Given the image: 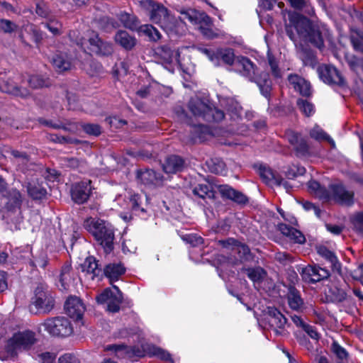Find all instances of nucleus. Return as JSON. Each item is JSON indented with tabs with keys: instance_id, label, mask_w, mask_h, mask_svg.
<instances>
[{
	"instance_id": "obj_1",
	"label": "nucleus",
	"mask_w": 363,
	"mask_h": 363,
	"mask_svg": "<svg viewBox=\"0 0 363 363\" xmlns=\"http://www.w3.org/2000/svg\"><path fill=\"white\" fill-rule=\"evenodd\" d=\"M23 197L16 188L7 189L1 196L0 210L11 230H20L23 222L21 206Z\"/></svg>"
},
{
	"instance_id": "obj_2",
	"label": "nucleus",
	"mask_w": 363,
	"mask_h": 363,
	"mask_svg": "<svg viewBox=\"0 0 363 363\" xmlns=\"http://www.w3.org/2000/svg\"><path fill=\"white\" fill-rule=\"evenodd\" d=\"M83 226L93 235L106 254L113 251L115 235L110 223L100 218L89 217L84 221Z\"/></svg>"
},
{
	"instance_id": "obj_3",
	"label": "nucleus",
	"mask_w": 363,
	"mask_h": 363,
	"mask_svg": "<svg viewBox=\"0 0 363 363\" xmlns=\"http://www.w3.org/2000/svg\"><path fill=\"white\" fill-rule=\"evenodd\" d=\"M290 22L294 23L296 31L305 41L310 43L319 50H322L325 47L322 31L307 17L303 15L291 16Z\"/></svg>"
},
{
	"instance_id": "obj_4",
	"label": "nucleus",
	"mask_w": 363,
	"mask_h": 363,
	"mask_svg": "<svg viewBox=\"0 0 363 363\" xmlns=\"http://www.w3.org/2000/svg\"><path fill=\"white\" fill-rule=\"evenodd\" d=\"M189 111L198 118L208 123H219L224 119V112L213 106L208 100L191 98L188 104Z\"/></svg>"
},
{
	"instance_id": "obj_5",
	"label": "nucleus",
	"mask_w": 363,
	"mask_h": 363,
	"mask_svg": "<svg viewBox=\"0 0 363 363\" xmlns=\"http://www.w3.org/2000/svg\"><path fill=\"white\" fill-rule=\"evenodd\" d=\"M41 326L50 335L54 337H65L73 333L71 322L64 316L48 318L41 324Z\"/></svg>"
},
{
	"instance_id": "obj_6",
	"label": "nucleus",
	"mask_w": 363,
	"mask_h": 363,
	"mask_svg": "<svg viewBox=\"0 0 363 363\" xmlns=\"http://www.w3.org/2000/svg\"><path fill=\"white\" fill-rule=\"evenodd\" d=\"M35 334L30 330H25L15 333L5 346L6 353L14 357L17 355L18 349H28L35 342Z\"/></svg>"
},
{
	"instance_id": "obj_7",
	"label": "nucleus",
	"mask_w": 363,
	"mask_h": 363,
	"mask_svg": "<svg viewBox=\"0 0 363 363\" xmlns=\"http://www.w3.org/2000/svg\"><path fill=\"white\" fill-rule=\"evenodd\" d=\"M31 303L37 309L36 313H49L55 306V299L48 287L39 284L35 289Z\"/></svg>"
},
{
	"instance_id": "obj_8",
	"label": "nucleus",
	"mask_w": 363,
	"mask_h": 363,
	"mask_svg": "<svg viewBox=\"0 0 363 363\" xmlns=\"http://www.w3.org/2000/svg\"><path fill=\"white\" fill-rule=\"evenodd\" d=\"M328 194V199L325 200L326 201L333 200L346 206H352L354 203V192L347 190L341 182L329 184Z\"/></svg>"
},
{
	"instance_id": "obj_9",
	"label": "nucleus",
	"mask_w": 363,
	"mask_h": 363,
	"mask_svg": "<svg viewBox=\"0 0 363 363\" xmlns=\"http://www.w3.org/2000/svg\"><path fill=\"white\" fill-rule=\"evenodd\" d=\"M318 73L321 81L330 86H337L343 88L346 85L345 79L340 71L332 65H319Z\"/></svg>"
},
{
	"instance_id": "obj_10",
	"label": "nucleus",
	"mask_w": 363,
	"mask_h": 363,
	"mask_svg": "<svg viewBox=\"0 0 363 363\" xmlns=\"http://www.w3.org/2000/svg\"><path fill=\"white\" fill-rule=\"evenodd\" d=\"M140 5L148 13L150 20L153 23L162 27V24L168 18L169 11L162 4L153 0H142Z\"/></svg>"
},
{
	"instance_id": "obj_11",
	"label": "nucleus",
	"mask_w": 363,
	"mask_h": 363,
	"mask_svg": "<svg viewBox=\"0 0 363 363\" xmlns=\"http://www.w3.org/2000/svg\"><path fill=\"white\" fill-rule=\"evenodd\" d=\"M88 43L87 50L89 53L92 52L100 57H108L113 52V44L99 38L98 33H94L89 37Z\"/></svg>"
},
{
	"instance_id": "obj_12",
	"label": "nucleus",
	"mask_w": 363,
	"mask_h": 363,
	"mask_svg": "<svg viewBox=\"0 0 363 363\" xmlns=\"http://www.w3.org/2000/svg\"><path fill=\"white\" fill-rule=\"evenodd\" d=\"M91 182L84 180L72 184L70 193L72 201L77 204L86 203L91 194Z\"/></svg>"
},
{
	"instance_id": "obj_13",
	"label": "nucleus",
	"mask_w": 363,
	"mask_h": 363,
	"mask_svg": "<svg viewBox=\"0 0 363 363\" xmlns=\"http://www.w3.org/2000/svg\"><path fill=\"white\" fill-rule=\"evenodd\" d=\"M300 274L302 279L308 283H316L327 279L330 275L328 269L317 265H308L303 267Z\"/></svg>"
},
{
	"instance_id": "obj_14",
	"label": "nucleus",
	"mask_w": 363,
	"mask_h": 363,
	"mask_svg": "<svg viewBox=\"0 0 363 363\" xmlns=\"http://www.w3.org/2000/svg\"><path fill=\"white\" fill-rule=\"evenodd\" d=\"M217 189L223 199L230 200L240 206H245L249 203V198L245 194L228 184L218 185Z\"/></svg>"
},
{
	"instance_id": "obj_15",
	"label": "nucleus",
	"mask_w": 363,
	"mask_h": 363,
	"mask_svg": "<svg viewBox=\"0 0 363 363\" xmlns=\"http://www.w3.org/2000/svg\"><path fill=\"white\" fill-rule=\"evenodd\" d=\"M138 182L145 186H160L162 184L164 177L160 172L151 169H140L135 174Z\"/></svg>"
},
{
	"instance_id": "obj_16",
	"label": "nucleus",
	"mask_w": 363,
	"mask_h": 363,
	"mask_svg": "<svg viewBox=\"0 0 363 363\" xmlns=\"http://www.w3.org/2000/svg\"><path fill=\"white\" fill-rule=\"evenodd\" d=\"M289 143L293 145L296 155L298 157H305L309 154V147L306 140L296 132L289 130L286 133Z\"/></svg>"
},
{
	"instance_id": "obj_17",
	"label": "nucleus",
	"mask_w": 363,
	"mask_h": 363,
	"mask_svg": "<svg viewBox=\"0 0 363 363\" xmlns=\"http://www.w3.org/2000/svg\"><path fill=\"white\" fill-rule=\"evenodd\" d=\"M235 61V51L231 48H218L212 60L216 67L221 65L233 66Z\"/></svg>"
},
{
	"instance_id": "obj_18",
	"label": "nucleus",
	"mask_w": 363,
	"mask_h": 363,
	"mask_svg": "<svg viewBox=\"0 0 363 363\" xmlns=\"http://www.w3.org/2000/svg\"><path fill=\"white\" fill-rule=\"evenodd\" d=\"M65 310L67 315L79 320L82 318L85 307L79 298L70 296L65 303Z\"/></svg>"
},
{
	"instance_id": "obj_19",
	"label": "nucleus",
	"mask_w": 363,
	"mask_h": 363,
	"mask_svg": "<svg viewBox=\"0 0 363 363\" xmlns=\"http://www.w3.org/2000/svg\"><path fill=\"white\" fill-rule=\"evenodd\" d=\"M185 165V160L179 155L167 156L162 164V169L166 174H177L182 172Z\"/></svg>"
},
{
	"instance_id": "obj_20",
	"label": "nucleus",
	"mask_w": 363,
	"mask_h": 363,
	"mask_svg": "<svg viewBox=\"0 0 363 363\" xmlns=\"http://www.w3.org/2000/svg\"><path fill=\"white\" fill-rule=\"evenodd\" d=\"M50 62L57 73H63L71 69L72 62L69 56L62 52H55L50 60Z\"/></svg>"
},
{
	"instance_id": "obj_21",
	"label": "nucleus",
	"mask_w": 363,
	"mask_h": 363,
	"mask_svg": "<svg viewBox=\"0 0 363 363\" xmlns=\"http://www.w3.org/2000/svg\"><path fill=\"white\" fill-rule=\"evenodd\" d=\"M298 54L299 59L304 66L315 68L318 65V60L316 52L308 45H301Z\"/></svg>"
},
{
	"instance_id": "obj_22",
	"label": "nucleus",
	"mask_w": 363,
	"mask_h": 363,
	"mask_svg": "<svg viewBox=\"0 0 363 363\" xmlns=\"http://www.w3.org/2000/svg\"><path fill=\"white\" fill-rule=\"evenodd\" d=\"M277 229L284 236L287 237L290 240L297 244H303L306 242L304 235L298 230L285 223H279Z\"/></svg>"
},
{
	"instance_id": "obj_23",
	"label": "nucleus",
	"mask_w": 363,
	"mask_h": 363,
	"mask_svg": "<svg viewBox=\"0 0 363 363\" xmlns=\"http://www.w3.org/2000/svg\"><path fill=\"white\" fill-rule=\"evenodd\" d=\"M277 229L284 236L287 237L290 240L297 244H303L306 242L304 235L298 230L285 223H279Z\"/></svg>"
},
{
	"instance_id": "obj_24",
	"label": "nucleus",
	"mask_w": 363,
	"mask_h": 363,
	"mask_svg": "<svg viewBox=\"0 0 363 363\" xmlns=\"http://www.w3.org/2000/svg\"><path fill=\"white\" fill-rule=\"evenodd\" d=\"M28 196L33 200H43L47 199V189L43 183L38 181L32 180L26 185Z\"/></svg>"
},
{
	"instance_id": "obj_25",
	"label": "nucleus",
	"mask_w": 363,
	"mask_h": 363,
	"mask_svg": "<svg viewBox=\"0 0 363 363\" xmlns=\"http://www.w3.org/2000/svg\"><path fill=\"white\" fill-rule=\"evenodd\" d=\"M114 40L126 51L132 50L137 44L135 37L123 30H119L116 32L114 36Z\"/></svg>"
},
{
	"instance_id": "obj_26",
	"label": "nucleus",
	"mask_w": 363,
	"mask_h": 363,
	"mask_svg": "<svg viewBox=\"0 0 363 363\" xmlns=\"http://www.w3.org/2000/svg\"><path fill=\"white\" fill-rule=\"evenodd\" d=\"M288 86L294 91H311V82L302 76L292 73L287 77Z\"/></svg>"
},
{
	"instance_id": "obj_27",
	"label": "nucleus",
	"mask_w": 363,
	"mask_h": 363,
	"mask_svg": "<svg viewBox=\"0 0 363 363\" xmlns=\"http://www.w3.org/2000/svg\"><path fill=\"white\" fill-rule=\"evenodd\" d=\"M94 22L99 29L106 33H111L121 26L117 19L106 15L95 18Z\"/></svg>"
},
{
	"instance_id": "obj_28",
	"label": "nucleus",
	"mask_w": 363,
	"mask_h": 363,
	"mask_svg": "<svg viewBox=\"0 0 363 363\" xmlns=\"http://www.w3.org/2000/svg\"><path fill=\"white\" fill-rule=\"evenodd\" d=\"M118 20L123 26L130 30H137L140 28V21L139 18L133 13L126 11H120L117 14Z\"/></svg>"
},
{
	"instance_id": "obj_29",
	"label": "nucleus",
	"mask_w": 363,
	"mask_h": 363,
	"mask_svg": "<svg viewBox=\"0 0 363 363\" xmlns=\"http://www.w3.org/2000/svg\"><path fill=\"white\" fill-rule=\"evenodd\" d=\"M287 301L289 307L294 311H301L304 308V301L300 291L294 286H289L287 293Z\"/></svg>"
},
{
	"instance_id": "obj_30",
	"label": "nucleus",
	"mask_w": 363,
	"mask_h": 363,
	"mask_svg": "<svg viewBox=\"0 0 363 363\" xmlns=\"http://www.w3.org/2000/svg\"><path fill=\"white\" fill-rule=\"evenodd\" d=\"M258 171L261 178L268 184H274L280 186L283 182V178L268 167L261 164Z\"/></svg>"
},
{
	"instance_id": "obj_31",
	"label": "nucleus",
	"mask_w": 363,
	"mask_h": 363,
	"mask_svg": "<svg viewBox=\"0 0 363 363\" xmlns=\"http://www.w3.org/2000/svg\"><path fill=\"white\" fill-rule=\"evenodd\" d=\"M79 267L82 272L91 274L92 279L102 275V269L99 268L98 261L93 256L87 257Z\"/></svg>"
},
{
	"instance_id": "obj_32",
	"label": "nucleus",
	"mask_w": 363,
	"mask_h": 363,
	"mask_svg": "<svg viewBox=\"0 0 363 363\" xmlns=\"http://www.w3.org/2000/svg\"><path fill=\"white\" fill-rule=\"evenodd\" d=\"M125 272V268L121 263H110L105 266L103 273L109 279L111 283L116 281Z\"/></svg>"
},
{
	"instance_id": "obj_33",
	"label": "nucleus",
	"mask_w": 363,
	"mask_h": 363,
	"mask_svg": "<svg viewBox=\"0 0 363 363\" xmlns=\"http://www.w3.org/2000/svg\"><path fill=\"white\" fill-rule=\"evenodd\" d=\"M28 82L29 86L33 89L50 88L52 84L50 77L43 74L30 75Z\"/></svg>"
},
{
	"instance_id": "obj_34",
	"label": "nucleus",
	"mask_w": 363,
	"mask_h": 363,
	"mask_svg": "<svg viewBox=\"0 0 363 363\" xmlns=\"http://www.w3.org/2000/svg\"><path fill=\"white\" fill-rule=\"evenodd\" d=\"M317 252L320 256L325 258L331 264V267L333 271L340 272L341 263L339 262L337 257L333 252L328 250L325 246L322 245L317 248Z\"/></svg>"
},
{
	"instance_id": "obj_35",
	"label": "nucleus",
	"mask_w": 363,
	"mask_h": 363,
	"mask_svg": "<svg viewBox=\"0 0 363 363\" xmlns=\"http://www.w3.org/2000/svg\"><path fill=\"white\" fill-rule=\"evenodd\" d=\"M268 315L269 316V323L272 326L279 329H284L287 323V319L277 308L269 307Z\"/></svg>"
},
{
	"instance_id": "obj_36",
	"label": "nucleus",
	"mask_w": 363,
	"mask_h": 363,
	"mask_svg": "<svg viewBox=\"0 0 363 363\" xmlns=\"http://www.w3.org/2000/svg\"><path fill=\"white\" fill-rule=\"evenodd\" d=\"M242 271L245 272L247 277L254 283H262L267 275V272L261 267H243Z\"/></svg>"
},
{
	"instance_id": "obj_37",
	"label": "nucleus",
	"mask_w": 363,
	"mask_h": 363,
	"mask_svg": "<svg viewBox=\"0 0 363 363\" xmlns=\"http://www.w3.org/2000/svg\"><path fill=\"white\" fill-rule=\"evenodd\" d=\"M115 290L113 297L107 303V310L111 313L118 312L120 310V304L123 301V294L117 286L113 285Z\"/></svg>"
},
{
	"instance_id": "obj_38",
	"label": "nucleus",
	"mask_w": 363,
	"mask_h": 363,
	"mask_svg": "<svg viewBox=\"0 0 363 363\" xmlns=\"http://www.w3.org/2000/svg\"><path fill=\"white\" fill-rule=\"evenodd\" d=\"M235 253H237L241 262H252L254 260V255L251 252L249 247L240 243L237 244L235 247L232 248Z\"/></svg>"
},
{
	"instance_id": "obj_39",
	"label": "nucleus",
	"mask_w": 363,
	"mask_h": 363,
	"mask_svg": "<svg viewBox=\"0 0 363 363\" xmlns=\"http://www.w3.org/2000/svg\"><path fill=\"white\" fill-rule=\"evenodd\" d=\"M144 350L149 354L156 356L162 360L169 361L172 363L174 362L170 353L160 347L154 345H147L146 347L144 348Z\"/></svg>"
},
{
	"instance_id": "obj_40",
	"label": "nucleus",
	"mask_w": 363,
	"mask_h": 363,
	"mask_svg": "<svg viewBox=\"0 0 363 363\" xmlns=\"http://www.w3.org/2000/svg\"><path fill=\"white\" fill-rule=\"evenodd\" d=\"M191 138L196 143H202L206 140L207 136L210 134L209 128L205 125H194L191 130Z\"/></svg>"
},
{
	"instance_id": "obj_41",
	"label": "nucleus",
	"mask_w": 363,
	"mask_h": 363,
	"mask_svg": "<svg viewBox=\"0 0 363 363\" xmlns=\"http://www.w3.org/2000/svg\"><path fill=\"white\" fill-rule=\"evenodd\" d=\"M206 164L211 173L216 174H224L225 173V164L219 157L207 160Z\"/></svg>"
},
{
	"instance_id": "obj_42",
	"label": "nucleus",
	"mask_w": 363,
	"mask_h": 363,
	"mask_svg": "<svg viewBox=\"0 0 363 363\" xmlns=\"http://www.w3.org/2000/svg\"><path fill=\"white\" fill-rule=\"evenodd\" d=\"M192 192L194 196L204 201L206 199H213L214 198V191L212 190V187L208 184H198L193 189Z\"/></svg>"
},
{
	"instance_id": "obj_43",
	"label": "nucleus",
	"mask_w": 363,
	"mask_h": 363,
	"mask_svg": "<svg viewBox=\"0 0 363 363\" xmlns=\"http://www.w3.org/2000/svg\"><path fill=\"white\" fill-rule=\"evenodd\" d=\"M308 187L309 190L314 193L320 199L325 201L328 199V189L322 186L318 182L315 180L309 181L308 182Z\"/></svg>"
},
{
	"instance_id": "obj_44",
	"label": "nucleus",
	"mask_w": 363,
	"mask_h": 363,
	"mask_svg": "<svg viewBox=\"0 0 363 363\" xmlns=\"http://www.w3.org/2000/svg\"><path fill=\"white\" fill-rule=\"evenodd\" d=\"M228 111L232 113L234 116L240 117L242 113V108L240 104L233 98L224 99L220 101Z\"/></svg>"
},
{
	"instance_id": "obj_45",
	"label": "nucleus",
	"mask_w": 363,
	"mask_h": 363,
	"mask_svg": "<svg viewBox=\"0 0 363 363\" xmlns=\"http://www.w3.org/2000/svg\"><path fill=\"white\" fill-rule=\"evenodd\" d=\"M260 91H272V82L268 72H262L256 77Z\"/></svg>"
},
{
	"instance_id": "obj_46",
	"label": "nucleus",
	"mask_w": 363,
	"mask_h": 363,
	"mask_svg": "<svg viewBox=\"0 0 363 363\" xmlns=\"http://www.w3.org/2000/svg\"><path fill=\"white\" fill-rule=\"evenodd\" d=\"M68 37L71 41L74 43L80 49L86 52L88 39L80 35L78 30H70L68 33Z\"/></svg>"
},
{
	"instance_id": "obj_47",
	"label": "nucleus",
	"mask_w": 363,
	"mask_h": 363,
	"mask_svg": "<svg viewBox=\"0 0 363 363\" xmlns=\"http://www.w3.org/2000/svg\"><path fill=\"white\" fill-rule=\"evenodd\" d=\"M68 37L71 41L74 43L80 49L86 52L88 39L80 35L78 30H70L68 33Z\"/></svg>"
},
{
	"instance_id": "obj_48",
	"label": "nucleus",
	"mask_w": 363,
	"mask_h": 363,
	"mask_svg": "<svg viewBox=\"0 0 363 363\" xmlns=\"http://www.w3.org/2000/svg\"><path fill=\"white\" fill-rule=\"evenodd\" d=\"M42 25L54 35H60L62 33V24L55 18H50L47 22L42 23Z\"/></svg>"
},
{
	"instance_id": "obj_49",
	"label": "nucleus",
	"mask_w": 363,
	"mask_h": 363,
	"mask_svg": "<svg viewBox=\"0 0 363 363\" xmlns=\"http://www.w3.org/2000/svg\"><path fill=\"white\" fill-rule=\"evenodd\" d=\"M350 40L354 49L363 53V31L354 30L350 35Z\"/></svg>"
},
{
	"instance_id": "obj_50",
	"label": "nucleus",
	"mask_w": 363,
	"mask_h": 363,
	"mask_svg": "<svg viewBox=\"0 0 363 363\" xmlns=\"http://www.w3.org/2000/svg\"><path fill=\"white\" fill-rule=\"evenodd\" d=\"M350 68L357 74H363V57L355 55L351 56L347 60Z\"/></svg>"
},
{
	"instance_id": "obj_51",
	"label": "nucleus",
	"mask_w": 363,
	"mask_h": 363,
	"mask_svg": "<svg viewBox=\"0 0 363 363\" xmlns=\"http://www.w3.org/2000/svg\"><path fill=\"white\" fill-rule=\"evenodd\" d=\"M18 26L11 20L0 19V30L6 34H11L17 30Z\"/></svg>"
},
{
	"instance_id": "obj_52",
	"label": "nucleus",
	"mask_w": 363,
	"mask_h": 363,
	"mask_svg": "<svg viewBox=\"0 0 363 363\" xmlns=\"http://www.w3.org/2000/svg\"><path fill=\"white\" fill-rule=\"evenodd\" d=\"M297 106L300 111L306 116H311L314 113L313 104L307 100L299 99L297 100Z\"/></svg>"
},
{
	"instance_id": "obj_53",
	"label": "nucleus",
	"mask_w": 363,
	"mask_h": 363,
	"mask_svg": "<svg viewBox=\"0 0 363 363\" xmlns=\"http://www.w3.org/2000/svg\"><path fill=\"white\" fill-rule=\"evenodd\" d=\"M38 121L40 124L50 127L53 129H62L65 131H70L69 128H68L66 124L63 123L62 122L57 121H53L52 120H46L43 118H40L38 119Z\"/></svg>"
},
{
	"instance_id": "obj_54",
	"label": "nucleus",
	"mask_w": 363,
	"mask_h": 363,
	"mask_svg": "<svg viewBox=\"0 0 363 363\" xmlns=\"http://www.w3.org/2000/svg\"><path fill=\"white\" fill-rule=\"evenodd\" d=\"M352 223L355 232L363 235V211L358 212L353 216Z\"/></svg>"
},
{
	"instance_id": "obj_55",
	"label": "nucleus",
	"mask_w": 363,
	"mask_h": 363,
	"mask_svg": "<svg viewBox=\"0 0 363 363\" xmlns=\"http://www.w3.org/2000/svg\"><path fill=\"white\" fill-rule=\"evenodd\" d=\"M305 167L299 165L291 166L285 172L288 179H293L298 176H302L305 174Z\"/></svg>"
},
{
	"instance_id": "obj_56",
	"label": "nucleus",
	"mask_w": 363,
	"mask_h": 363,
	"mask_svg": "<svg viewBox=\"0 0 363 363\" xmlns=\"http://www.w3.org/2000/svg\"><path fill=\"white\" fill-rule=\"evenodd\" d=\"M48 260L47 255L41 252L38 256L33 257V259L30 262V264L33 267H41L45 269L48 265Z\"/></svg>"
},
{
	"instance_id": "obj_57",
	"label": "nucleus",
	"mask_w": 363,
	"mask_h": 363,
	"mask_svg": "<svg viewBox=\"0 0 363 363\" xmlns=\"http://www.w3.org/2000/svg\"><path fill=\"white\" fill-rule=\"evenodd\" d=\"M143 32L150 38V40L155 42L159 40L162 37L159 30L152 25H145Z\"/></svg>"
},
{
	"instance_id": "obj_58",
	"label": "nucleus",
	"mask_w": 363,
	"mask_h": 363,
	"mask_svg": "<svg viewBox=\"0 0 363 363\" xmlns=\"http://www.w3.org/2000/svg\"><path fill=\"white\" fill-rule=\"evenodd\" d=\"M35 13L38 16L47 18L50 14V10L44 1H40L35 4Z\"/></svg>"
},
{
	"instance_id": "obj_59",
	"label": "nucleus",
	"mask_w": 363,
	"mask_h": 363,
	"mask_svg": "<svg viewBox=\"0 0 363 363\" xmlns=\"http://www.w3.org/2000/svg\"><path fill=\"white\" fill-rule=\"evenodd\" d=\"M237 62L240 65L242 66L243 70L247 73H250L255 66V64L247 57L245 56H238L237 57Z\"/></svg>"
},
{
	"instance_id": "obj_60",
	"label": "nucleus",
	"mask_w": 363,
	"mask_h": 363,
	"mask_svg": "<svg viewBox=\"0 0 363 363\" xmlns=\"http://www.w3.org/2000/svg\"><path fill=\"white\" fill-rule=\"evenodd\" d=\"M291 8L296 11H303L311 6V0H286Z\"/></svg>"
},
{
	"instance_id": "obj_61",
	"label": "nucleus",
	"mask_w": 363,
	"mask_h": 363,
	"mask_svg": "<svg viewBox=\"0 0 363 363\" xmlns=\"http://www.w3.org/2000/svg\"><path fill=\"white\" fill-rule=\"evenodd\" d=\"M82 128L83 130L90 135L99 136L101 133V127L98 124L86 123Z\"/></svg>"
},
{
	"instance_id": "obj_62",
	"label": "nucleus",
	"mask_w": 363,
	"mask_h": 363,
	"mask_svg": "<svg viewBox=\"0 0 363 363\" xmlns=\"http://www.w3.org/2000/svg\"><path fill=\"white\" fill-rule=\"evenodd\" d=\"M114 292L115 290H111L109 288L105 289L100 294L96 296V302L100 304L108 303V301L113 297Z\"/></svg>"
},
{
	"instance_id": "obj_63",
	"label": "nucleus",
	"mask_w": 363,
	"mask_h": 363,
	"mask_svg": "<svg viewBox=\"0 0 363 363\" xmlns=\"http://www.w3.org/2000/svg\"><path fill=\"white\" fill-rule=\"evenodd\" d=\"M331 349L333 352L337 356V357L340 359H345L348 356V352L346 350L340 345L337 342L334 341L332 344Z\"/></svg>"
},
{
	"instance_id": "obj_64",
	"label": "nucleus",
	"mask_w": 363,
	"mask_h": 363,
	"mask_svg": "<svg viewBox=\"0 0 363 363\" xmlns=\"http://www.w3.org/2000/svg\"><path fill=\"white\" fill-rule=\"evenodd\" d=\"M60 164L64 167L75 169L79 167V162L76 157H62L60 159Z\"/></svg>"
}]
</instances>
